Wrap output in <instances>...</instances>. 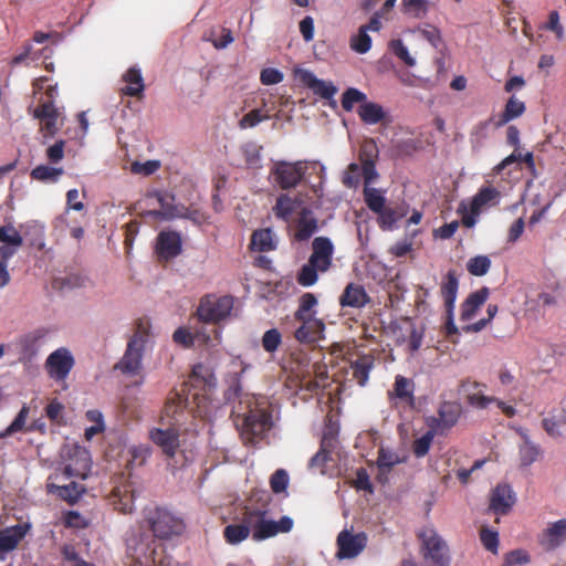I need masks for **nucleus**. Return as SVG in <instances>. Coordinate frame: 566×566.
<instances>
[{
	"label": "nucleus",
	"mask_w": 566,
	"mask_h": 566,
	"mask_svg": "<svg viewBox=\"0 0 566 566\" xmlns=\"http://www.w3.org/2000/svg\"><path fill=\"white\" fill-rule=\"evenodd\" d=\"M223 392L227 403L232 405L231 417L245 444H254L272 427L271 412L261 407L254 395L244 392L238 373L229 375Z\"/></svg>",
	"instance_id": "f257e3e1"
},
{
	"label": "nucleus",
	"mask_w": 566,
	"mask_h": 566,
	"mask_svg": "<svg viewBox=\"0 0 566 566\" xmlns=\"http://www.w3.org/2000/svg\"><path fill=\"white\" fill-rule=\"evenodd\" d=\"M260 501H263L260 507L253 509L247 506L243 513V521L252 527V538L254 541H263L279 533H287L292 530L293 520L289 516L281 517L279 522L266 520V505L270 501L268 493L264 492Z\"/></svg>",
	"instance_id": "f03ea898"
},
{
	"label": "nucleus",
	"mask_w": 566,
	"mask_h": 566,
	"mask_svg": "<svg viewBox=\"0 0 566 566\" xmlns=\"http://www.w3.org/2000/svg\"><path fill=\"white\" fill-rule=\"evenodd\" d=\"M419 553L422 566H450L451 554L447 542L431 527H423L418 533Z\"/></svg>",
	"instance_id": "7ed1b4c3"
},
{
	"label": "nucleus",
	"mask_w": 566,
	"mask_h": 566,
	"mask_svg": "<svg viewBox=\"0 0 566 566\" xmlns=\"http://www.w3.org/2000/svg\"><path fill=\"white\" fill-rule=\"evenodd\" d=\"M233 305L234 297L231 295L208 294L201 297L196 315L200 322L219 324L231 315Z\"/></svg>",
	"instance_id": "20e7f679"
},
{
	"label": "nucleus",
	"mask_w": 566,
	"mask_h": 566,
	"mask_svg": "<svg viewBox=\"0 0 566 566\" xmlns=\"http://www.w3.org/2000/svg\"><path fill=\"white\" fill-rule=\"evenodd\" d=\"M22 244V235L12 224L0 226V289L10 281L8 260Z\"/></svg>",
	"instance_id": "39448f33"
},
{
	"label": "nucleus",
	"mask_w": 566,
	"mask_h": 566,
	"mask_svg": "<svg viewBox=\"0 0 566 566\" xmlns=\"http://www.w3.org/2000/svg\"><path fill=\"white\" fill-rule=\"evenodd\" d=\"M147 340V334L136 332L129 339L122 359L114 366L125 375H137L142 368V358Z\"/></svg>",
	"instance_id": "423d86ee"
},
{
	"label": "nucleus",
	"mask_w": 566,
	"mask_h": 566,
	"mask_svg": "<svg viewBox=\"0 0 566 566\" xmlns=\"http://www.w3.org/2000/svg\"><path fill=\"white\" fill-rule=\"evenodd\" d=\"M148 522L154 535L158 538H170L180 535L185 530L184 521L166 509H155L150 512Z\"/></svg>",
	"instance_id": "0eeeda50"
},
{
	"label": "nucleus",
	"mask_w": 566,
	"mask_h": 566,
	"mask_svg": "<svg viewBox=\"0 0 566 566\" xmlns=\"http://www.w3.org/2000/svg\"><path fill=\"white\" fill-rule=\"evenodd\" d=\"M368 536L365 532L354 534L345 528L340 531L336 538V557L338 559H352L357 557L367 546Z\"/></svg>",
	"instance_id": "6e6552de"
},
{
	"label": "nucleus",
	"mask_w": 566,
	"mask_h": 566,
	"mask_svg": "<svg viewBox=\"0 0 566 566\" xmlns=\"http://www.w3.org/2000/svg\"><path fill=\"white\" fill-rule=\"evenodd\" d=\"M150 198L156 200L158 209H151L145 212V216L159 220H172L176 218H188V209L175 203V197L168 192L156 191Z\"/></svg>",
	"instance_id": "1a4fd4ad"
},
{
	"label": "nucleus",
	"mask_w": 566,
	"mask_h": 566,
	"mask_svg": "<svg viewBox=\"0 0 566 566\" xmlns=\"http://www.w3.org/2000/svg\"><path fill=\"white\" fill-rule=\"evenodd\" d=\"M305 169L306 167L302 161H279L274 165L272 175L280 188L287 190L295 188L301 182L305 174Z\"/></svg>",
	"instance_id": "9d476101"
},
{
	"label": "nucleus",
	"mask_w": 566,
	"mask_h": 566,
	"mask_svg": "<svg viewBox=\"0 0 566 566\" xmlns=\"http://www.w3.org/2000/svg\"><path fill=\"white\" fill-rule=\"evenodd\" d=\"M33 116L41 120V133L44 139L54 137L63 125V118L52 101L40 103L35 107Z\"/></svg>",
	"instance_id": "9b49d317"
},
{
	"label": "nucleus",
	"mask_w": 566,
	"mask_h": 566,
	"mask_svg": "<svg viewBox=\"0 0 566 566\" xmlns=\"http://www.w3.org/2000/svg\"><path fill=\"white\" fill-rule=\"evenodd\" d=\"M74 364V357L71 352L65 347H61L48 356L45 369L52 379L62 381L67 378Z\"/></svg>",
	"instance_id": "f8f14e48"
},
{
	"label": "nucleus",
	"mask_w": 566,
	"mask_h": 566,
	"mask_svg": "<svg viewBox=\"0 0 566 566\" xmlns=\"http://www.w3.org/2000/svg\"><path fill=\"white\" fill-rule=\"evenodd\" d=\"M462 413V407L457 401H443L438 409V417L428 419V426L438 433L454 427Z\"/></svg>",
	"instance_id": "ddd939ff"
},
{
	"label": "nucleus",
	"mask_w": 566,
	"mask_h": 566,
	"mask_svg": "<svg viewBox=\"0 0 566 566\" xmlns=\"http://www.w3.org/2000/svg\"><path fill=\"white\" fill-rule=\"evenodd\" d=\"M335 252L332 240L327 237H316L312 241V253L308 258L313 264L318 266L321 273L327 272L333 265Z\"/></svg>",
	"instance_id": "4468645a"
},
{
	"label": "nucleus",
	"mask_w": 566,
	"mask_h": 566,
	"mask_svg": "<svg viewBox=\"0 0 566 566\" xmlns=\"http://www.w3.org/2000/svg\"><path fill=\"white\" fill-rule=\"evenodd\" d=\"M539 545L546 551H555L566 543V518L549 523L538 536Z\"/></svg>",
	"instance_id": "2eb2a0df"
},
{
	"label": "nucleus",
	"mask_w": 566,
	"mask_h": 566,
	"mask_svg": "<svg viewBox=\"0 0 566 566\" xmlns=\"http://www.w3.org/2000/svg\"><path fill=\"white\" fill-rule=\"evenodd\" d=\"M149 439L158 446L168 458H174L180 446L179 430L172 427L166 430L159 428L151 429L149 431Z\"/></svg>",
	"instance_id": "dca6fc26"
},
{
	"label": "nucleus",
	"mask_w": 566,
	"mask_h": 566,
	"mask_svg": "<svg viewBox=\"0 0 566 566\" xmlns=\"http://www.w3.org/2000/svg\"><path fill=\"white\" fill-rule=\"evenodd\" d=\"M91 471V457L86 449L74 447L70 454V462L64 468L66 476L86 479Z\"/></svg>",
	"instance_id": "f3484780"
},
{
	"label": "nucleus",
	"mask_w": 566,
	"mask_h": 566,
	"mask_svg": "<svg viewBox=\"0 0 566 566\" xmlns=\"http://www.w3.org/2000/svg\"><path fill=\"white\" fill-rule=\"evenodd\" d=\"M181 238L176 231H161L157 237L156 251L159 258L168 261L181 253Z\"/></svg>",
	"instance_id": "a211bd4d"
},
{
	"label": "nucleus",
	"mask_w": 566,
	"mask_h": 566,
	"mask_svg": "<svg viewBox=\"0 0 566 566\" xmlns=\"http://www.w3.org/2000/svg\"><path fill=\"white\" fill-rule=\"evenodd\" d=\"M336 439L331 431H325L321 441L319 450L312 457L308 463L311 470L325 473L326 463L332 460L331 453L335 449Z\"/></svg>",
	"instance_id": "6ab92c4d"
},
{
	"label": "nucleus",
	"mask_w": 566,
	"mask_h": 566,
	"mask_svg": "<svg viewBox=\"0 0 566 566\" xmlns=\"http://www.w3.org/2000/svg\"><path fill=\"white\" fill-rule=\"evenodd\" d=\"M515 502L514 493L509 484H497L493 490L490 509L495 514H506Z\"/></svg>",
	"instance_id": "aec40b11"
},
{
	"label": "nucleus",
	"mask_w": 566,
	"mask_h": 566,
	"mask_svg": "<svg viewBox=\"0 0 566 566\" xmlns=\"http://www.w3.org/2000/svg\"><path fill=\"white\" fill-rule=\"evenodd\" d=\"M111 501L114 509L124 514H130L135 510V492L129 484L117 485L113 489Z\"/></svg>",
	"instance_id": "412c9836"
},
{
	"label": "nucleus",
	"mask_w": 566,
	"mask_h": 566,
	"mask_svg": "<svg viewBox=\"0 0 566 566\" xmlns=\"http://www.w3.org/2000/svg\"><path fill=\"white\" fill-rule=\"evenodd\" d=\"M370 302L364 286L355 283H349L339 297V303L343 307L361 308Z\"/></svg>",
	"instance_id": "4be33fe9"
},
{
	"label": "nucleus",
	"mask_w": 566,
	"mask_h": 566,
	"mask_svg": "<svg viewBox=\"0 0 566 566\" xmlns=\"http://www.w3.org/2000/svg\"><path fill=\"white\" fill-rule=\"evenodd\" d=\"M318 229L317 219L310 209H302L295 223L294 238L296 241L308 240Z\"/></svg>",
	"instance_id": "5701e85b"
},
{
	"label": "nucleus",
	"mask_w": 566,
	"mask_h": 566,
	"mask_svg": "<svg viewBox=\"0 0 566 566\" xmlns=\"http://www.w3.org/2000/svg\"><path fill=\"white\" fill-rule=\"evenodd\" d=\"M302 83L313 93L322 98L331 99L337 92L336 86L329 82L317 78L312 72L303 71L301 73Z\"/></svg>",
	"instance_id": "b1692460"
},
{
	"label": "nucleus",
	"mask_w": 566,
	"mask_h": 566,
	"mask_svg": "<svg viewBox=\"0 0 566 566\" xmlns=\"http://www.w3.org/2000/svg\"><path fill=\"white\" fill-rule=\"evenodd\" d=\"M375 367V358L371 355H359L355 360L350 361L353 379L364 387L369 379V374Z\"/></svg>",
	"instance_id": "393cba45"
},
{
	"label": "nucleus",
	"mask_w": 566,
	"mask_h": 566,
	"mask_svg": "<svg viewBox=\"0 0 566 566\" xmlns=\"http://www.w3.org/2000/svg\"><path fill=\"white\" fill-rule=\"evenodd\" d=\"M126 86L120 88L122 95L140 97L145 91L144 78L138 67H129L123 75Z\"/></svg>",
	"instance_id": "a878e982"
},
{
	"label": "nucleus",
	"mask_w": 566,
	"mask_h": 566,
	"mask_svg": "<svg viewBox=\"0 0 566 566\" xmlns=\"http://www.w3.org/2000/svg\"><path fill=\"white\" fill-rule=\"evenodd\" d=\"M301 326L295 331L294 336L301 343H314L323 331L324 324L316 318L296 319Z\"/></svg>",
	"instance_id": "bb28decb"
},
{
	"label": "nucleus",
	"mask_w": 566,
	"mask_h": 566,
	"mask_svg": "<svg viewBox=\"0 0 566 566\" xmlns=\"http://www.w3.org/2000/svg\"><path fill=\"white\" fill-rule=\"evenodd\" d=\"M489 294L490 290L486 286L471 293L461 306V319H471L476 311L485 303Z\"/></svg>",
	"instance_id": "cd10ccee"
},
{
	"label": "nucleus",
	"mask_w": 566,
	"mask_h": 566,
	"mask_svg": "<svg viewBox=\"0 0 566 566\" xmlns=\"http://www.w3.org/2000/svg\"><path fill=\"white\" fill-rule=\"evenodd\" d=\"M45 335V331L36 329L21 337L18 343L21 355L24 358L31 359L39 352Z\"/></svg>",
	"instance_id": "c85d7f7f"
},
{
	"label": "nucleus",
	"mask_w": 566,
	"mask_h": 566,
	"mask_svg": "<svg viewBox=\"0 0 566 566\" xmlns=\"http://www.w3.org/2000/svg\"><path fill=\"white\" fill-rule=\"evenodd\" d=\"M459 289V281L454 270L448 271L444 281L441 284V295L444 300V306L447 313H451L454 310V303Z\"/></svg>",
	"instance_id": "c756f323"
},
{
	"label": "nucleus",
	"mask_w": 566,
	"mask_h": 566,
	"mask_svg": "<svg viewBox=\"0 0 566 566\" xmlns=\"http://www.w3.org/2000/svg\"><path fill=\"white\" fill-rule=\"evenodd\" d=\"M250 248L253 251L270 252L276 249L274 233L270 228L255 230L251 235Z\"/></svg>",
	"instance_id": "7c9ffc66"
},
{
	"label": "nucleus",
	"mask_w": 566,
	"mask_h": 566,
	"mask_svg": "<svg viewBox=\"0 0 566 566\" xmlns=\"http://www.w3.org/2000/svg\"><path fill=\"white\" fill-rule=\"evenodd\" d=\"M526 111L525 103L517 99L515 96H511L505 106L503 112L500 114L497 120L495 122V127H502L509 122L518 118L522 116Z\"/></svg>",
	"instance_id": "2f4dec72"
},
{
	"label": "nucleus",
	"mask_w": 566,
	"mask_h": 566,
	"mask_svg": "<svg viewBox=\"0 0 566 566\" xmlns=\"http://www.w3.org/2000/svg\"><path fill=\"white\" fill-rule=\"evenodd\" d=\"M357 113L361 122L367 125L378 124L386 117V112L382 106L369 101L360 104Z\"/></svg>",
	"instance_id": "473e14b6"
},
{
	"label": "nucleus",
	"mask_w": 566,
	"mask_h": 566,
	"mask_svg": "<svg viewBox=\"0 0 566 566\" xmlns=\"http://www.w3.org/2000/svg\"><path fill=\"white\" fill-rule=\"evenodd\" d=\"M30 412V408L27 405H23L20 409L19 413L14 418V420L11 422L9 427H7L3 431L0 432V438L4 439L8 438L17 432L21 431H34L36 430V424L32 423L29 427H25L27 419Z\"/></svg>",
	"instance_id": "72a5a7b5"
},
{
	"label": "nucleus",
	"mask_w": 566,
	"mask_h": 566,
	"mask_svg": "<svg viewBox=\"0 0 566 566\" xmlns=\"http://www.w3.org/2000/svg\"><path fill=\"white\" fill-rule=\"evenodd\" d=\"M252 531L250 524L242 520L240 524L227 525L223 530V537L230 545H237L247 539Z\"/></svg>",
	"instance_id": "f704fd0d"
},
{
	"label": "nucleus",
	"mask_w": 566,
	"mask_h": 566,
	"mask_svg": "<svg viewBox=\"0 0 566 566\" xmlns=\"http://www.w3.org/2000/svg\"><path fill=\"white\" fill-rule=\"evenodd\" d=\"M500 197L499 190H496L493 187H483L481 188L478 193L472 198L471 201V212L473 214H479L481 209L494 201Z\"/></svg>",
	"instance_id": "c9c22d12"
},
{
	"label": "nucleus",
	"mask_w": 566,
	"mask_h": 566,
	"mask_svg": "<svg viewBox=\"0 0 566 566\" xmlns=\"http://www.w3.org/2000/svg\"><path fill=\"white\" fill-rule=\"evenodd\" d=\"M24 532L21 526L7 528L0 532V552L8 553L13 551L23 538Z\"/></svg>",
	"instance_id": "e433bc0d"
},
{
	"label": "nucleus",
	"mask_w": 566,
	"mask_h": 566,
	"mask_svg": "<svg viewBox=\"0 0 566 566\" xmlns=\"http://www.w3.org/2000/svg\"><path fill=\"white\" fill-rule=\"evenodd\" d=\"M63 168L39 165L31 170V178L42 182H55L63 175Z\"/></svg>",
	"instance_id": "4c0bfd02"
},
{
	"label": "nucleus",
	"mask_w": 566,
	"mask_h": 566,
	"mask_svg": "<svg viewBox=\"0 0 566 566\" xmlns=\"http://www.w3.org/2000/svg\"><path fill=\"white\" fill-rule=\"evenodd\" d=\"M321 270H318V266L313 264L311 261H307L302 268L298 270L296 274V282L303 286L308 287L316 284L318 281V273Z\"/></svg>",
	"instance_id": "58836bf2"
},
{
	"label": "nucleus",
	"mask_w": 566,
	"mask_h": 566,
	"mask_svg": "<svg viewBox=\"0 0 566 566\" xmlns=\"http://www.w3.org/2000/svg\"><path fill=\"white\" fill-rule=\"evenodd\" d=\"M522 437L524 442L520 447V460L523 467H528L537 460L539 448L530 440L526 433H523Z\"/></svg>",
	"instance_id": "ea45409f"
},
{
	"label": "nucleus",
	"mask_w": 566,
	"mask_h": 566,
	"mask_svg": "<svg viewBox=\"0 0 566 566\" xmlns=\"http://www.w3.org/2000/svg\"><path fill=\"white\" fill-rule=\"evenodd\" d=\"M187 399L178 392H171L165 403L164 413L178 421V416L184 412Z\"/></svg>",
	"instance_id": "a19ab883"
},
{
	"label": "nucleus",
	"mask_w": 566,
	"mask_h": 566,
	"mask_svg": "<svg viewBox=\"0 0 566 566\" xmlns=\"http://www.w3.org/2000/svg\"><path fill=\"white\" fill-rule=\"evenodd\" d=\"M379 156L378 146L373 138L365 139L359 148L358 159L363 165L376 164Z\"/></svg>",
	"instance_id": "79ce46f5"
},
{
	"label": "nucleus",
	"mask_w": 566,
	"mask_h": 566,
	"mask_svg": "<svg viewBox=\"0 0 566 566\" xmlns=\"http://www.w3.org/2000/svg\"><path fill=\"white\" fill-rule=\"evenodd\" d=\"M364 200L367 207L375 213L384 210L386 198L381 195L379 189L373 187H364Z\"/></svg>",
	"instance_id": "37998d69"
},
{
	"label": "nucleus",
	"mask_w": 566,
	"mask_h": 566,
	"mask_svg": "<svg viewBox=\"0 0 566 566\" xmlns=\"http://www.w3.org/2000/svg\"><path fill=\"white\" fill-rule=\"evenodd\" d=\"M349 46L354 52L359 54H365L370 50L371 38L368 35V32L365 31V28L359 27L358 32L352 35Z\"/></svg>",
	"instance_id": "c03bdc74"
},
{
	"label": "nucleus",
	"mask_w": 566,
	"mask_h": 566,
	"mask_svg": "<svg viewBox=\"0 0 566 566\" xmlns=\"http://www.w3.org/2000/svg\"><path fill=\"white\" fill-rule=\"evenodd\" d=\"M413 387H415V385H413L412 380H410L401 375H398L395 378L394 394L397 398H399L401 400L412 401L413 400Z\"/></svg>",
	"instance_id": "a18cd8bd"
},
{
	"label": "nucleus",
	"mask_w": 566,
	"mask_h": 566,
	"mask_svg": "<svg viewBox=\"0 0 566 566\" xmlns=\"http://www.w3.org/2000/svg\"><path fill=\"white\" fill-rule=\"evenodd\" d=\"M317 305V298L313 293H304L300 297L298 308L296 310L294 317L295 319L313 318L311 311Z\"/></svg>",
	"instance_id": "49530a36"
},
{
	"label": "nucleus",
	"mask_w": 566,
	"mask_h": 566,
	"mask_svg": "<svg viewBox=\"0 0 566 566\" xmlns=\"http://www.w3.org/2000/svg\"><path fill=\"white\" fill-rule=\"evenodd\" d=\"M491 268V260L486 255H476L467 263V270L474 276L485 275Z\"/></svg>",
	"instance_id": "de8ad7c7"
},
{
	"label": "nucleus",
	"mask_w": 566,
	"mask_h": 566,
	"mask_svg": "<svg viewBox=\"0 0 566 566\" xmlns=\"http://www.w3.org/2000/svg\"><path fill=\"white\" fill-rule=\"evenodd\" d=\"M402 12L412 18H423L428 11V0H402Z\"/></svg>",
	"instance_id": "09e8293b"
},
{
	"label": "nucleus",
	"mask_w": 566,
	"mask_h": 566,
	"mask_svg": "<svg viewBox=\"0 0 566 566\" xmlns=\"http://www.w3.org/2000/svg\"><path fill=\"white\" fill-rule=\"evenodd\" d=\"M399 462H400V459L395 452H391V451H388L385 449L379 450L378 458H377V465L379 469V473L381 475L389 473V471L394 468V465H396Z\"/></svg>",
	"instance_id": "8fccbe9b"
},
{
	"label": "nucleus",
	"mask_w": 566,
	"mask_h": 566,
	"mask_svg": "<svg viewBox=\"0 0 566 566\" xmlns=\"http://www.w3.org/2000/svg\"><path fill=\"white\" fill-rule=\"evenodd\" d=\"M367 101V96L365 93L360 92L355 87L347 88L342 96V107L346 112H350L354 108L355 103H365Z\"/></svg>",
	"instance_id": "3c124183"
},
{
	"label": "nucleus",
	"mask_w": 566,
	"mask_h": 566,
	"mask_svg": "<svg viewBox=\"0 0 566 566\" xmlns=\"http://www.w3.org/2000/svg\"><path fill=\"white\" fill-rule=\"evenodd\" d=\"M436 433L438 432L430 428L422 437L413 441L412 451L417 458H422L429 452Z\"/></svg>",
	"instance_id": "603ef678"
},
{
	"label": "nucleus",
	"mask_w": 566,
	"mask_h": 566,
	"mask_svg": "<svg viewBox=\"0 0 566 566\" xmlns=\"http://www.w3.org/2000/svg\"><path fill=\"white\" fill-rule=\"evenodd\" d=\"M261 150H262V146H259L255 143H247L242 147V154L244 157V161L250 168L260 167Z\"/></svg>",
	"instance_id": "864d4df0"
},
{
	"label": "nucleus",
	"mask_w": 566,
	"mask_h": 566,
	"mask_svg": "<svg viewBox=\"0 0 566 566\" xmlns=\"http://www.w3.org/2000/svg\"><path fill=\"white\" fill-rule=\"evenodd\" d=\"M57 494L69 503H75L82 495L84 489L76 482H71L67 485L56 486Z\"/></svg>",
	"instance_id": "5fc2aeb1"
},
{
	"label": "nucleus",
	"mask_w": 566,
	"mask_h": 566,
	"mask_svg": "<svg viewBox=\"0 0 566 566\" xmlns=\"http://www.w3.org/2000/svg\"><path fill=\"white\" fill-rule=\"evenodd\" d=\"M261 342L266 353H274L282 343V335L277 328H271L263 334Z\"/></svg>",
	"instance_id": "6e6d98bb"
},
{
	"label": "nucleus",
	"mask_w": 566,
	"mask_h": 566,
	"mask_svg": "<svg viewBox=\"0 0 566 566\" xmlns=\"http://www.w3.org/2000/svg\"><path fill=\"white\" fill-rule=\"evenodd\" d=\"M531 562L530 554L522 548L513 549L504 555L502 566L526 565Z\"/></svg>",
	"instance_id": "4d7b16f0"
},
{
	"label": "nucleus",
	"mask_w": 566,
	"mask_h": 566,
	"mask_svg": "<svg viewBox=\"0 0 566 566\" xmlns=\"http://www.w3.org/2000/svg\"><path fill=\"white\" fill-rule=\"evenodd\" d=\"M480 541L485 549L493 554L499 552V534L488 527H482L480 531Z\"/></svg>",
	"instance_id": "13d9d810"
},
{
	"label": "nucleus",
	"mask_w": 566,
	"mask_h": 566,
	"mask_svg": "<svg viewBox=\"0 0 566 566\" xmlns=\"http://www.w3.org/2000/svg\"><path fill=\"white\" fill-rule=\"evenodd\" d=\"M136 551H139L140 553L136 552V559L142 564L149 566L150 564L156 565L158 563L156 558V548L150 547L148 544H144L140 542L136 548Z\"/></svg>",
	"instance_id": "bf43d9fd"
},
{
	"label": "nucleus",
	"mask_w": 566,
	"mask_h": 566,
	"mask_svg": "<svg viewBox=\"0 0 566 566\" xmlns=\"http://www.w3.org/2000/svg\"><path fill=\"white\" fill-rule=\"evenodd\" d=\"M289 484V474L284 469H277L270 479V486L274 493H282Z\"/></svg>",
	"instance_id": "052dcab7"
},
{
	"label": "nucleus",
	"mask_w": 566,
	"mask_h": 566,
	"mask_svg": "<svg viewBox=\"0 0 566 566\" xmlns=\"http://www.w3.org/2000/svg\"><path fill=\"white\" fill-rule=\"evenodd\" d=\"M298 378V388L300 390H306L311 394H317L324 385L319 382L318 379H314L311 377V371L307 374L297 375Z\"/></svg>",
	"instance_id": "680f3d73"
},
{
	"label": "nucleus",
	"mask_w": 566,
	"mask_h": 566,
	"mask_svg": "<svg viewBox=\"0 0 566 566\" xmlns=\"http://www.w3.org/2000/svg\"><path fill=\"white\" fill-rule=\"evenodd\" d=\"M377 214L378 226L382 230H391L398 219L397 212L392 208L384 207V210L377 212Z\"/></svg>",
	"instance_id": "e2e57ef3"
},
{
	"label": "nucleus",
	"mask_w": 566,
	"mask_h": 566,
	"mask_svg": "<svg viewBox=\"0 0 566 566\" xmlns=\"http://www.w3.org/2000/svg\"><path fill=\"white\" fill-rule=\"evenodd\" d=\"M293 212V202L290 197L282 195L277 198L274 213L277 218L287 219Z\"/></svg>",
	"instance_id": "0e129e2a"
},
{
	"label": "nucleus",
	"mask_w": 566,
	"mask_h": 566,
	"mask_svg": "<svg viewBox=\"0 0 566 566\" xmlns=\"http://www.w3.org/2000/svg\"><path fill=\"white\" fill-rule=\"evenodd\" d=\"M160 167L157 160H147L145 163L134 161L130 166V171L136 175L150 176L155 174Z\"/></svg>",
	"instance_id": "69168bd1"
},
{
	"label": "nucleus",
	"mask_w": 566,
	"mask_h": 566,
	"mask_svg": "<svg viewBox=\"0 0 566 566\" xmlns=\"http://www.w3.org/2000/svg\"><path fill=\"white\" fill-rule=\"evenodd\" d=\"M360 170L358 164H349L343 177L344 186L347 188H356L360 181Z\"/></svg>",
	"instance_id": "338daca9"
},
{
	"label": "nucleus",
	"mask_w": 566,
	"mask_h": 566,
	"mask_svg": "<svg viewBox=\"0 0 566 566\" xmlns=\"http://www.w3.org/2000/svg\"><path fill=\"white\" fill-rule=\"evenodd\" d=\"M268 115H263L260 109H252L251 112L247 113L239 122V127L241 129L254 127L261 122L268 119Z\"/></svg>",
	"instance_id": "774afa93"
}]
</instances>
